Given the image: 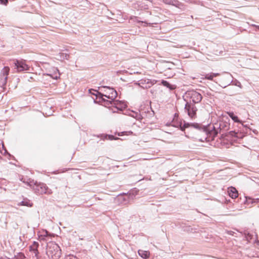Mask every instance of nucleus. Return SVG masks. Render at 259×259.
Listing matches in <instances>:
<instances>
[{
	"label": "nucleus",
	"instance_id": "1",
	"mask_svg": "<svg viewBox=\"0 0 259 259\" xmlns=\"http://www.w3.org/2000/svg\"><path fill=\"white\" fill-rule=\"evenodd\" d=\"M229 120H230L227 117L226 118V119L220 120L213 125L212 130L211 131H208L205 127H203L202 130L205 134V136L203 139H200V141L202 142L213 141L218 133H222L223 136L225 134L226 136L227 133H225L228 131L230 128Z\"/></svg>",
	"mask_w": 259,
	"mask_h": 259
},
{
	"label": "nucleus",
	"instance_id": "2",
	"mask_svg": "<svg viewBox=\"0 0 259 259\" xmlns=\"http://www.w3.org/2000/svg\"><path fill=\"white\" fill-rule=\"evenodd\" d=\"M46 253L50 258L59 259L61 255V250L55 242H50L47 245Z\"/></svg>",
	"mask_w": 259,
	"mask_h": 259
},
{
	"label": "nucleus",
	"instance_id": "3",
	"mask_svg": "<svg viewBox=\"0 0 259 259\" xmlns=\"http://www.w3.org/2000/svg\"><path fill=\"white\" fill-rule=\"evenodd\" d=\"M99 89L102 91H103V89H104L103 91L105 92L106 94H103L99 92H97L96 96H97V98H98L99 99H102L103 102L104 100H105L103 98V96L111 99V101H114L117 96V92L113 88H111L107 86H103L100 87Z\"/></svg>",
	"mask_w": 259,
	"mask_h": 259
},
{
	"label": "nucleus",
	"instance_id": "4",
	"mask_svg": "<svg viewBox=\"0 0 259 259\" xmlns=\"http://www.w3.org/2000/svg\"><path fill=\"white\" fill-rule=\"evenodd\" d=\"M202 99V96L196 91H188L185 93L184 100L186 102H191L195 104L200 103Z\"/></svg>",
	"mask_w": 259,
	"mask_h": 259
},
{
	"label": "nucleus",
	"instance_id": "5",
	"mask_svg": "<svg viewBox=\"0 0 259 259\" xmlns=\"http://www.w3.org/2000/svg\"><path fill=\"white\" fill-rule=\"evenodd\" d=\"M184 111L191 118H195L196 117L197 108L195 104L191 102H186Z\"/></svg>",
	"mask_w": 259,
	"mask_h": 259
},
{
	"label": "nucleus",
	"instance_id": "6",
	"mask_svg": "<svg viewBox=\"0 0 259 259\" xmlns=\"http://www.w3.org/2000/svg\"><path fill=\"white\" fill-rule=\"evenodd\" d=\"M104 104L106 105H111L112 106L115 107L117 110L122 111L123 109L126 108V104L119 100L108 101L104 100Z\"/></svg>",
	"mask_w": 259,
	"mask_h": 259
},
{
	"label": "nucleus",
	"instance_id": "7",
	"mask_svg": "<svg viewBox=\"0 0 259 259\" xmlns=\"http://www.w3.org/2000/svg\"><path fill=\"white\" fill-rule=\"evenodd\" d=\"M239 128L240 130H238L237 132L236 131L229 132L226 134V136L236 139H242L246 136L247 132L245 131L244 129H241V127H240Z\"/></svg>",
	"mask_w": 259,
	"mask_h": 259
},
{
	"label": "nucleus",
	"instance_id": "8",
	"mask_svg": "<svg viewBox=\"0 0 259 259\" xmlns=\"http://www.w3.org/2000/svg\"><path fill=\"white\" fill-rule=\"evenodd\" d=\"M10 68L6 66L1 70L0 73V86H4L7 81L8 75L9 74Z\"/></svg>",
	"mask_w": 259,
	"mask_h": 259
},
{
	"label": "nucleus",
	"instance_id": "9",
	"mask_svg": "<svg viewBox=\"0 0 259 259\" xmlns=\"http://www.w3.org/2000/svg\"><path fill=\"white\" fill-rule=\"evenodd\" d=\"M233 81V76L230 73H226V75L223 76L220 80L221 86L223 88L229 85Z\"/></svg>",
	"mask_w": 259,
	"mask_h": 259
},
{
	"label": "nucleus",
	"instance_id": "10",
	"mask_svg": "<svg viewBox=\"0 0 259 259\" xmlns=\"http://www.w3.org/2000/svg\"><path fill=\"white\" fill-rule=\"evenodd\" d=\"M35 190L39 194H50L52 193V190L49 189L45 184H41L36 186Z\"/></svg>",
	"mask_w": 259,
	"mask_h": 259
},
{
	"label": "nucleus",
	"instance_id": "11",
	"mask_svg": "<svg viewBox=\"0 0 259 259\" xmlns=\"http://www.w3.org/2000/svg\"><path fill=\"white\" fill-rule=\"evenodd\" d=\"M15 66L18 72L28 70L29 69L28 66L23 60H16L14 62Z\"/></svg>",
	"mask_w": 259,
	"mask_h": 259
},
{
	"label": "nucleus",
	"instance_id": "12",
	"mask_svg": "<svg viewBox=\"0 0 259 259\" xmlns=\"http://www.w3.org/2000/svg\"><path fill=\"white\" fill-rule=\"evenodd\" d=\"M180 128L182 131H184L185 128L189 127H193L196 129L200 130V125L198 123H190L184 121V124L181 122L180 124Z\"/></svg>",
	"mask_w": 259,
	"mask_h": 259
},
{
	"label": "nucleus",
	"instance_id": "13",
	"mask_svg": "<svg viewBox=\"0 0 259 259\" xmlns=\"http://www.w3.org/2000/svg\"><path fill=\"white\" fill-rule=\"evenodd\" d=\"M163 2L166 4L175 6L177 8L182 9L184 5L178 0H162Z\"/></svg>",
	"mask_w": 259,
	"mask_h": 259
},
{
	"label": "nucleus",
	"instance_id": "14",
	"mask_svg": "<svg viewBox=\"0 0 259 259\" xmlns=\"http://www.w3.org/2000/svg\"><path fill=\"white\" fill-rule=\"evenodd\" d=\"M38 246L39 244L37 242L33 241L32 244L29 246L30 251L33 252L35 257H37L38 254V251L37 249Z\"/></svg>",
	"mask_w": 259,
	"mask_h": 259
},
{
	"label": "nucleus",
	"instance_id": "15",
	"mask_svg": "<svg viewBox=\"0 0 259 259\" xmlns=\"http://www.w3.org/2000/svg\"><path fill=\"white\" fill-rule=\"evenodd\" d=\"M228 193L229 196L232 198H236L238 197V191L235 188L231 187L228 189Z\"/></svg>",
	"mask_w": 259,
	"mask_h": 259
},
{
	"label": "nucleus",
	"instance_id": "16",
	"mask_svg": "<svg viewBox=\"0 0 259 259\" xmlns=\"http://www.w3.org/2000/svg\"><path fill=\"white\" fill-rule=\"evenodd\" d=\"M138 254L141 257L144 259H147L150 256V252L148 251L139 250Z\"/></svg>",
	"mask_w": 259,
	"mask_h": 259
},
{
	"label": "nucleus",
	"instance_id": "17",
	"mask_svg": "<svg viewBox=\"0 0 259 259\" xmlns=\"http://www.w3.org/2000/svg\"><path fill=\"white\" fill-rule=\"evenodd\" d=\"M219 75H220V74L218 73H208V74H206L204 75V78L206 79H208V80H211V81H213V77L218 76Z\"/></svg>",
	"mask_w": 259,
	"mask_h": 259
},
{
	"label": "nucleus",
	"instance_id": "18",
	"mask_svg": "<svg viewBox=\"0 0 259 259\" xmlns=\"http://www.w3.org/2000/svg\"><path fill=\"white\" fill-rule=\"evenodd\" d=\"M228 114L229 115V116L232 118V119L234 121V122L242 123V121L238 119V117L234 115L233 112H228Z\"/></svg>",
	"mask_w": 259,
	"mask_h": 259
},
{
	"label": "nucleus",
	"instance_id": "19",
	"mask_svg": "<svg viewBox=\"0 0 259 259\" xmlns=\"http://www.w3.org/2000/svg\"><path fill=\"white\" fill-rule=\"evenodd\" d=\"M18 205H23V206H26L28 207H31L32 206V203H30L29 200L26 199L20 202Z\"/></svg>",
	"mask_w": 259,
	"mask_h": 259
},
{
	"label": "nucleus",
	"instance_id": "20",
	"mask_svg": "<svg viewBox=\"0 0 259 259\" xmlns=\"http://www.w3.org/2000/svg\"><path fill=\"white\" fill-rule=\"evenodd\" d=\"M137 5L139 10H145L148 9L147 5L145 4L144 2H138Z\"/></svg>",
	"mask_w": 259,
	"mask_h": 259
},
{
	"label": "nucleus",
	"instance_id": "21",
	"mask_svg": "<svg viewBox=\"0 0 259 259\" xmlns=\"http://www.w3.org/2000/svg\"><path fill=\"white\" fill-rule=\"evenodd\" d=\"M161 83L164 86L169 88L170 90H173L175 89V87H174L172 85L170 84L168 81L166 80H162Z\"/></svg>",
	"mask_w": 259,
	"mask_h": 259
},
{
	"label": "nucleus",
	"instance_id": "22",
	"mask_svg": "<svg viewBox=\"0 0 259 259\" xmlns=\"http://www.w3.org/2000/svg\"><path fill=\"white\" fill-rule=\"evenodd\" d=\"M104 139H108L109 140H117L118 138H115L113 135H106L104 136Z\"/></svg>",
	"mask_w": 259,
	"mask_h": 259
},
{
	"label": "nucleus",
	"instance_id": "23",
	"mask_svg": "<svg viewBox=\"0 0 259 259\" xmlns=\"http://www.w3.org/2000/svg\"><path fill=\"white\" fill-rule=\"evenodd\" d=\"M61 58L63 59L68 60L69 58V55L66 53H62L61 54Z\"/></svg>",
	"mask_w": 259,
	"mask_h": 259
},
{
	"label": "nucleus",
	"instance_id": "24",
	"mask_svg": "<svg viewBox=\"0 0 259 259\" xmlns=\"http://www.w3.org/2000/svg\"><path fill=\"white\" fill-rule=\"evenodd\" d=\"M55 69L56 71V72H58V74L57 73V72H55V74L53 76H52V77L54 79H57L58 78H59L60 74L59 73L58 69H57V68H55Z\"/></svg>",
	"mask_w": 259,
	"mask_h": 259
},
{
	"label": "nucleus",
	"instance_id": "25",
	"mask_svg": "<svg viewBox=\"0 0 259 259\" xmlns=\"http://www.w3.org/2000/svg\"><path fill=\"white\" fill-rule=\"evenodd\" d=\"M245 237L247 240L251 239V235L249 233H248L247 234L245 233Z\"/></svg>",
	"mask_w": 259,
	"mask_h": 259
},
{
	"label": "nucleus",
	"instance_id": "26",
	"mask_svg": "<svg viewBox=\"0 0 259 259\" xmlns=\"http://www.w3.org/2000/svg\"><path fill=\"white\" fill-rule=\"evenodd\" d=\"M0 3L1 4L4 5H7V4L8 3V0H0Z\"/></svg>",
	"mask_w": 259,
	"mask_h": 259
},
{
	"label": "nucleus",
	"instance_id": "27",
	"mask_svg": "<svg viewBox=\"0 0 259 259\" xmlns=\"http://www.w3.org/2000/svg\"><path fill=\"white\" fill-rule=\"evenodd\" d=\"M241 124V126L242 127V129H244L245 130V131H246L247 132V128H248V126L247 125H243V124L242 123H240Z\"/></svg>",
	"mask_w": 259,
	"mask_h": 259
},
{
	"label": "nucleus",
	"instance_id": "28",
	"mask_svg": "<svg viewBox=\"0 0 259 259\" xmlns=\"http://www.w3.org/2000/svg\"><path fill=\"white\" fill-rule=\"evenodd\" d=\"M66 259H77V258L73 255H69L66 257Z\"/></svg>",
	"mask_w": 259,
	"mask_h": 259
},
{
	"label": "nucleus",
	"instance_id": "29",
	"mask_svg": "<svg viewBox=\"0 0 259 259\" xmlns=\"http://www.w3.org/2000/svg\"><path fill=\"white\" fill-rule=\"evenodd\" d=\"M49 235V232L47 231H45V234L43 235L44 236L47 237Z\"/></svg>",
	"mask_w": 259,
	"mask_h": 259
},
{
	"label": "nucleus",
	"instance_id": "30",
	"mask_svg": "<svg viewBox=\"0 0 259 259\" xmlns=\"http://www.w3.org/2000/svg\"><path fill=\"white\" fill-rule=\"evenodd\" d=\"M228 233L230 235H233L234 232L232 231H228Z\"/></svg>",
	"mask_w": 259,
	"mask_h": 259
}]
</instances>
